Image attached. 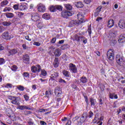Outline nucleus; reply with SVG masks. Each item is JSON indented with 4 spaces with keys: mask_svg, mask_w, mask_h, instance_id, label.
Instances as JSON below:
<instances>
[{
    "mask_svg": "<svg viewBox=\"0 0 125 125\" xmlns=\"http://www.w3.org/2000/svg\"><path fill=\"white\" fill-rule=\"evenodd\" d=\"M73 42H77L78 44H81V42H83V43L87 42V39L85 37L82 36V33H79L74 35L72 38Z\"/></svg>",
    "mask_w": 125,
    "mask_h": 125,
    "instance_id": "f257e3e1",
    "label": "nucleus"
},
{
    "mask_svg": "<svg viewBox=\"0 0 125 125\" xmlns=\"http://www.w3.org/2000/svg\"><path fill=\"white\" fill-rule=\"evenodd\" d=\"M31 15V20L34 22H37L38 23V26L39 27H42V21H41V18L37 13L31 12L30 13Z\"/></svg>",
    "mask_w": 125,
    "mask_h": 125,
    "instance_id": "f03ea898",
    "label": "nucleus"
},
{
    "mask_svg": "<svg viewBox=\"0 0 125 125\" xmlns=\"http://www.w3.org/2000/svg\"><path fill=\"white\" fill-rule=\"evenodd\" d=\"M8 99L11 100V103H12V104L17 105L18 106L20 105V101H21L20 97L10 96L8 97Z\"/></svg>",
    "mask_w": 125,
    "mask_h": 125,
    "instance_id": "7ed1b4c3",
    "label": "nucleus"
},
{
    "mask_svg": "<svg viewBox=\"0 0 125 125\" xmlns=\"http://www.w3.org/2000/svg\"><path fill=\"white\" fill-rule=\"evenodd\" d=\"M107 57L109 60L113 61L115 59V51L113 49H110L107 52Z\"/></svg>",
    "mask_w": 125,
    "mask_h": 125,
    "instance_id": "20e7f679",
    "label": "nucleus"
},
{
    "mask_svg": "<svg viewBox=\"0 0 125 125\" xmlns=\"http://www.w3.org/2000/svg\"><path fill=\"white\" fill-rule=\"evenodd\" d=\"M116 60L117 62L119 65H120V66L123 65V64H124L123 62L125 63V59L124 58V57L119 54L116 55Z\"/></svg>",
    "mask_w": 125,
    "mask_h": 125,
    "instance_id": "39448f33",
    "label": "nucleus"
},
{
    "mask_svg": "<svg viewBox=\"0 0 125 125\" xmlns=\"http://www.w3.org/2000/svg\"><path fill=\"white\" fill-rule=\"evenodd\" d=\"M86 119H87V115L86 114V113L83 114L80 118V121H78L76 123V125H82L83 123H84V122H85Z\"/></svg>",
    "mask_w": 125,
    "mask_h": 125,
    "instance_id": "423d86ee",
    "label": "nucleus"
},
{
    "mask_svg": "<svg viewBox=\"0 0 125 125\" xmlns=\"http://www.w3.org/2000/svg\"><path fill=\"white\" fill-rule=\"evenodd\" d=\"M59 77V73L58 72H54L52 74L50 77V79L49 80V82H52V81H56Z\"/></svg>",
    "mask_w": 125,
    "mask_h": 125,
    "instance_id": "0eeeda50",
    "label": "nucleus"
},
{
    "mask_svg": "<svg viewBox=\"0 0 125 125\" xmlns=\"http://www.w3.org/2000/svg\"><path fill=\"white\" fill-rule=\"evenodd\" d=\"M73 14L71 11L68 10H65L62 12V16L63 18H67L69 16H72Z\"/></svg>",
    "mask_w": 125,
    "mask_h": 125,
    "instance_id": "6e6552de",
    "label": "nucleus"
},
{
    "mask_svg": "<svg viewBox=\"0 0 125 125\" xmlns=\"http://www.w3.org/2000/svg\"><path fill=\"white\" fill-rule=\"evenodd\" d=\"M103 118L102 117L99 116V114L97 113L95 115V121H98V122H95V124H99L98 125H102V122L100 121H102Z\"/></svg>",
    "mask_w": 125,
    "mask_h": 125,
    "instance_id": "1a4fd4ad",
    "label": "nucleus"
},
{
    "mask_svg": "<svg viewBox=\"0 0 125 125\" xmlns=\"http://www.w3.org/2000/svg\"><path fill=\"white\" fill-rule=\"evenodd\" d=\"M69 70L70 72L74 73V74L78 72V68L76 66V65L73 63H70L69 66Z\"/></svg>",
    "mask_w": 125,
    "mask_h": 125,
    "instance_id": "9d476101",
    "label": "nucleus"
},
{
    "mask_svg": "<svg viewBox=\"0 0 125 125\" xmlns=\"http://www.w3.org/2000/svg\"><path fill=\"white\" fill-rule=\"evenodd\" d=\"M41 70H42V67L40 65H37L36 66H32L31 67V71L33 73H36V72L40 73V72H41Z\"/></svg>",
    "mask_w": 125,
    "mask_h": 125,
    "instance_id": "9b49d317",
    "label": "nucleus"
},
{
    "mask_svg": "<svg viewBox=\"0 0 125 125\" xmlns=\"http://www.w3.org/2000/svg\"><path fill=\"white\" fill-rule=\"evenodd\" d=\"M2 37L3 39H4V40H10L11 39H13V35H10L8 34V32H4L2 35Z\"/></svg>",
    "mask_w": 125,
    "mask_h": 125,
    "instance_id": "f8f14e48",
    "label": "nucleus"
},
{
    "mask_svg": "<svg viewBox=\"0 0 125 125\" xmlns=\"http://www.w3.org/2000/svg\"><path fill=\"white\" fill-rule=\"evenodd\" d=\"M75 25H77V26L80 25V21L78 20L71 21L69 23V27H73V26H75Z\"/></svg>",
    "mask_w": 125,
    "mask_h": 125,
    "instance_id": "ddd939ff",
    "label": "nucleus"
},
{
    "mask_svg": "<svg viewBox=\"0 0 125 125\" xmlns=\"http://www.w3.org/2000/svg\"><path fill=\"white\" fill-rule=\"evenodd\" d=\"M77 18L78 19V20L77 21H80V24H81V23H83V22H85V21L83 20V15L81 13H79L77 14Z\"/></svg>",
    "mask_w": 125,
    "mask_h": 125,
    "instance_id": "4468645a",
    "label": "nucleus"
},
{
    "mask_svg": "<svg viewBox=\"0 0 125 125\" xmlns=\"http://www.w3.org/2000/svg\"><path fill=\"white\" fill-rule=\"evenodd\" d=\"M38 10L39 12H44L46 10V8H45L44 5L40 4L38 6Z\"/></svg>",
    "mask_w": 125,
    "mask_h": 125,
    "instance_id": "2eb2a0df",
    "label": "nucleus"
},
{
    "mask_svg": "<svg viewBox=\"0 0 125 125\" xmlns=\"http://www.w3.org/2000/svg\"><path fill=\"white\" fill-rule=\"evenodd\" d=\"M54 54L56 57H59L61 55V50L59 48H57L54 52Z\"/></svg>",
    "mask_w": 125,
    "mask_h": 125,
    "instance_id": "dca6fc26",
    "label": "nucleus"
},
{
    "mask_svg": "<svg viewBox=\"0 0 125 125\" xmlns=\"http://www.w3.org/2000/svg\"><path fill=\"white\" fill-rule=\"evenodd\" d=\"M125 42V35H121L118 38V42L123 43Z\"/></svg>",
    "mask_w": 125,
    "mask_h": 125,
    "instance_id": "f3484780",
    "label": "nucleus"
},
{
    "mask_svg": "<svg viewBox=\"0 0 125 125\" xmlns=\"http://www.w3.org/2000/svg\"><path fill=\"white\" fill-rule=\"evenodd\" d=\"M23 62L25 63V64H29L30 63V58L28 55H25L23 59Z\"/></svg>",
    "mask_w": 125,
    "mask_h": 125,
    "instance_id": "a211bd4d",
    "label": "nucleus"
},
{
    "mask_svg": "<svg viewBox=\"0 0 125 125\" xmlns=\"http://www.w3.org/2000/svg\"><path fill=\"white\" fill-rule=\"evenodd\" d=\"M47 75V72L43 69L41 70V74L40 75V77L42 79H45V77Z\"/></svg>",
    "mask_w": 125,
    "mask_h": 125,
    "instance_id": "6ab92c4d",
    "label": "nucleus"
},
{
    "mask_svg": "<svg viewBox=\"0 0 125 125\" xmlns=\"http://www.w3.org/2000/svg\"><path fill=\"white\" fill-rule=\"evenodd\" d=\"M53 65L55 68L58 67V66H59V60L58 59V58H55V60L53 62Z\"/></svg>",
    "mask_w": 125,
    "mask_h": 125,
    "instance_id": "aec40b11",
    "label": "nucleus"
},
{
    "mask_svg": "<svg viewBox=\"0 0 125 125\" xmlns=\"http://www.w3.org/2000/svg\"><path fill=\"white\" fill-rule=\"evenodd\" d=\"M74 4L78 8H83V3L82 2H75Z\"/></svg>",
    "mask_w": 125,
    "mask_h": 125,
    "instance_id": "412c9836",
    "label": "nucleus"
},
{
    "mask_svg": "<svg viewBox=\"0 0 125 125\" xmlns=\"http://www.w3.org/2000/svg\"><path fill=\"white\" fill-rule=\"evenodd\" d=\"M62 93V91H61L60 87H57L55 89V94L56 95H59Z\"/></svg>",
    "mask_w": 125,
    "mask_h": 125,
    "instance_id": "4be33fe9",
    "label": "nucleus"
},
{
    "mask_svg": "<svg viewBox=\"0 0 125 125\" xmlns=\"http://www.w3.org/2000/svg\"><path fill=\"white\" fill-rule=\"evenodd\" d=\"M118 25L120 28H121V29H124V28H125V21L124 22L123 21L120 20Z\"/></svg>",
    "mask_w": 125,
    "mask_h": 125,
    "instance_id": "5701e85b",
    "label": "nucleus"
},
{
    "mask_svg": "<svg viewBox=\"0 0 125 125\" xmlns=\"http://www.w3.org/2000/svg\"><path fill=\"white\" fill-rule=\"evenodd\" d=\"M62 74L64 75V76L66 77V78H70V76L71 75L70 72L67 70H63L62 71Z\"/></svg>",
    "mask_w": 125,
    "mask_h": 125,
    "instance_id": "b1692460",
    "label": "nucleus"
},
{
    "mask_svg": "<svg viewBox=\"0 0 125 125\" xmlns=\"http://www.w3.org/2000/svg\"><path fill=\"white\" fill-rule=\"evenodd\" d=\"M114 26V20H109L108 22L107 26L108 28H112Z\"/></svg>",
    "mask_w": 125,
    "mask_h": 125,
    "instance_id": "393cba45",
    "label": "nucleus"
},
{
    "mask_svg": "<svg viewBox=\"0 0 125 125\" xmlns=\"http://www.w3.org/2000/svg\"><path fill=\"white\" fill-rule=\"evenodd\" d=\"M80 82L81 83H87V78L84 76H83L82 77H81Z\"/></svg>",
    "mask_w": 125,
    "mask_h": 125,
    "instance_id": "a878e982",
    "label": "nucleus"
},
{
    "mask_svg": "<svg viewBox=\"0 0 125 125\" xmlns=\"http://www.w3.org/2000/svg\"><path fill=\"white\" fill-rule=\"evenodd\" d=\"M109 98L111 99H118V95L117 94H115V93H109Z\"/></svg>",
    "mask_w": 125,
    "mask_h": 125,
    "instance_id": "bb28decb",
    "label": "nucleus"
},
{
    "mask_svg": "<svg viewBox=\"0 0 125 125\" xmlns=\"http://www.w3.org/2000/svg\"><path fill=\"white\" fill-rule=\"evenodd\" d=\"M4 15L7 18H13L14 17V14L12 13H5Z\"/></svg>",
    "mask_w": 125,
    "mask_h": 125,
    "instance_id": "cd10ccee",
    "label": "nucleus"
},
{
    "mask_svg": "<svg viewBox=\"0 0 125 125\" xmlns=\"http://www.w3.org/2000/svg\"><path fill=\"white\" fill-rule=\"evenodd\" d=\"M8 52L9 53V55H13V54H16V53H17L18 51H17V49H12V50H9L8 51Z\"/></svg>",
    "mask_w": 125,
    "mask_h": 125,
    "instance_id": "c85d7f7f",
    "label": "nucleus"
},
{
    "mask_svg": "<svg viewBox=\"0 0 125 125\" xmlns=\"http://www.w3.org/2000/svg\"><path fill=\"white\" fill-rule=\"evenodd\" d=\"M42 17L44 19H45V20H49L50 19V15L48 14H44Z\"/></svg>",
    "mask_w": 125,
    "mask_h": 125,
    "instance_id": "c756f323",
    "label": "nucleus"
},
{
    "mask_svg": "<svg viewBox=\"0 0 125 125\" xmlns=\"http://www.w3.org/2000/svg\"><path fill=\"white\" fill-rule=\"evenodd\" d=\"M24 80H27L30 78V74L28 72H24L23 74Z\"/></svg>",
    "mask_w": 125,
    "mask_h": 125,
    "instance_id": "7c9ffc66",
    "label": "nucleus"
},
{
    "mask_svg": "<svg viewBox=\"0 0 125 125\" xmlns=\"http://www.w3.org/2000/svg\"><path fill=\"white\" fill-rule=\"evenodd\" d=\"M2 25H3V26H5L6 27H8V26H10V25H11V22L9 21H3L2 23Z\"/></svg>",
    "mask_w": 125,
    "mask_h": 125,
    "instance_id": "2f4dec72",
    "label": "nucleus"
},
{
    "mask_svg": "<svg viewBox=\"0 0 125 125\" xmlns=\"http://www.w3.org/2000/svg\"><path fill=\"white\" fill-rule=\"evenodd\" d=\"M51 96V91H46L45 93V97L49 98Z\"/></svg>",
    "mask_w": 125,
    "mask_h": 125,
    "instance_id": "473e14b6",
    "label": "nucleus"
},
{
    "mask_svg": "<svg viewBox=\"0 0 125 125\" xmlns=\"http://www.w3.org/2000/svg\"><path fill=\"white\" fill-rule=\"evenodd\" d=\"M25 9H27V6L24 4H21L19 6V10H25Z\"/></svg>",
    "mask_w": 125,
    "mask_h": 125,
    "instance_id": "72a5a7b5",
    "label": "nucleus"
},
{
    "mask_svg": "<svg viewBox=\"0 0 125 125\" xmlns=\"http://www.w3.org/2000/svg\"><path fill=\"white\" fill-rule=\"evenodd\" d=\"M100 11H101V7H99L96 10V12L95 13V16H98Z\"/></svg>",
    "mask_w": 125,
    "mask_h": 125,
    "instance_id": "f704fd0d",
    "label": "nucleus"
},
{
    "mask_svg": "<svg viewBox=\"0 0 125 125\" xmlns=\"http://www.w3.org/2000/svg\"><path fill=\"white\" fill-rule=\"evenodd\" d=\"M7 4H8V1H7V0H3L0 3L1 6H3L4 5H7Z\"/></svg>",
    "mask_w": 125,
    "mask_h": 125,
    "instance_id": "c9c22d12",
    "label": "nucleus"
},
{
    "mask_svg": "<svg viewBox=\"0 0 125 125\" xmlns=\"http://www.w3.org/2000/svg\"><path fill=\"white\" fill-rule=\"evenodd\" d=\"M50 10L51 12H55L56 11V6H51L50 7Z\"/></svg>",
    "mask_w": 125,
    "mask_h": 125,
    "instance_id": "e433bc0d",
    "label": "nucleus"
},
{
    "mask_svg": "<svg viewBox=\"0 0 125 125\" xmlns=\"http://www.w3.org/2000/svg\"><path fill=\"white\" fill-rule=\"evenodd\" d=\"M63 7L61 5H56V11L59 10V11H62Z\"/></svg>",
    "mask_w": 125,
    "mask_h": 125,
    "instance_id": "4c0bfd02",
    "label": "nucleus"
},
{
    "mask_svg": "<svg viewBox=\"0 0 125 125\" xmlns=\"http://www.w3.org/2000/svg\"><path fill=\"white\" fill-rule=\"evenodd\" d=\"M22 47H23V49H24L25 50H30V49H31V48L30 47L27 46L26 44H23Z\"/></svg>",
    "mask_w": 125,
    "mask_h": 125,
    "instance_id": "58836bf2",
    "label": "nucleus"
},
{
    "mask_svg": "<svg viewBox=\"0 0 125 125\" xmlns=\"http://www.w3.org/2000/svg\"><path fill=\"white\" fill-rule=\"evenodd\" d=\"M65 7L67 9V10H71L72 7V6L70 4H65Z\"/></svg>",
    "mask_w": 125,
    "mask_h": 125,
    "instance_id": "ea45409f",
    "label": "nucleus"
},
{
    "mask_svg": "<svg viewBox=\"0 0 125 125\" xmlns=\"http://www.w3.org/2000/svg\"><path fill=\"white\" fill-rule=\"evenodd\" d=\"M18 89L21 91H24V86L22 85H19L17 87Z\"/></svg>",
    "mask_w": 125,
    "mask_h": 125,
    "instance_id": "a19ab883",
    "label": "nucleus"
},
{
    "mask_svg": "<svg viewBox=\"0 0 125 125\" xmlns=\"http://www.w3.org/2000/svg\"><path fill=\"white\" fill-rule=\"evenodd\" d=\"M40 81H41V83H47V79H42V78H41L40 79Z\"/></svg>",
    "mask_w": 125,
    "mask_h": 125,
    "instance_id": "79ce46f5",
    "label": "nucleus"
},
{
    "mask_svg": "<svg viewBox=\"0 0 125 125\" xmlns=\"http://www.w3.org/2000/svg\"><path fill=\"white\" fill-rule=\"evenodd\" d=\"M27 123L29 125H34V122H33V120L30 118L27 122Z\"/></svg>",
    "mask_w": 125,
    "mask_h": 125,
    "instance_id": "37998d69",
    "label": "nucleus"
},
{
    "mask_svg": "<svg viewBox=\"0 0 125 125\" xmlns=\"http://www.w3.org/2000/svg\"><path fill=\"white\" fill-rule=\"evenodd\" d=\"M10 10H11V8L9 7H5L3 11L4 12H6V11H10Z\"/></svg>",
    "mask_w": 125,
    "mask_h": 125,
    "instance_id": "c03bdc74",
    "label": "nucleus"
},
{
    "mask_svg": "<svg viewBox=\"0 0 125 125\" xmlns=\"http://www.w3.org/2000/svg\"><path fill=\"white\" fill-rule=\"evenodd\" d=\"M5 63V60L2 58H0V65H2Z\"/></svg>",
    "mask_w": 125,
    "mask_h": 125,
    "instance_id": "a18cd8bd",
    "label": "nucleus"
},
{
    "mask_svg": "<svg viewBox=\"0 0 125 125\" xmlns=\"http://www.w3.org/2000/svg\"><path fill=\"white\" fill-rule=\"evenodd\" d=\"M48 111V109H40L38 110V112H40V113H44V112H46Z\"/></svg>",
    "mask_w": 125,
    "mask_h": 125,
    "instance_id": "49530a36",
    "label": "nucleus"
},
{
    "mask_svg": "<svg viewBox=\"0 0 125 125\" xmlns=\"http://www.w3.org/2000/svg\"><path fill=\"white\" fill-rule=\"evenodd\" d=\"M13 7L15 9V10H18V9H19V5L15 4L13 5Z\"/></svg>",
    "mask_w": 125,
    "mask_h": 125,
    "instance_id": "de8ad7c7",
    "label": "nucleus"
},
{
    "mask_svg": "<svg viewBox=\"0 0 125 125\" xmlns=\"http://www.w3.org/2000/svg\"><path fill=\"white\" fill-rule=\"evenodd\" d=\"M26 105H20L19 107L20 110H25L26 109Z\"/></svg>",
    "mask_w": 125,
    "mask_h": 125,
    "instance_id": "09e8293b",
    "label": "nucleus"
},
{
    "mask_svg": "<svg viewBox=\"0 0 125 125\" xmlns=\"http://www.w3.org/2000/svg\"><path fill=\"white\" fill-rule=\"evenodd\" d=\"M17 69H18L17 66L15 65H13L11 67V70L12 71H17Z\"/></svg>",
    "mask_w": 125,
    "mask_h": 125,
    "instance_id": "8fccbe9b",
    "label": "nucleus"
},
{
    "mask_svg": "<svg viewBox=\"0 0 125 125\" xmlns=\"http://www.w3.org/2000/svg\"><path fill=\"white\" fill-rule=\"evenodd\" d=\"M30 114H32V111H25L24 112V115H30Z\"/></svg>",
    "mask_w": 125,
    "mask_h": 125,
    "instance_id": "3c124183",
    "label": "nucleus"
},
{
    "mask_svg": "<svg viewBox=\"0 0 125 125\" xmlns=\"http://www.w3.org/2000/svg\"><path fill=\"white\" fill-rule=\"evenodd\" d=\"M59 83H66V81L62 79H60L59 80Z\"/></svg>",
    "mask_w": 125,
    "mask_h": 125,
    "instance_id": "603ef678",
    "label": "nucleus"
},
{
    "mask_svg": "<svg viewBox=\"0 0 125 125\" xmlns=\"http://www.w3.org/2000/svg\"><path fill=\"white\" fill-rule=\"evenodd\" d=\"M83 2L86 3V4H89L91 2V0H83Z\"/></svg>",
    "mask_w": 125,
    "mask_h": 125,
    "instance_id": "864d4df0",
    "label": "nucleus"
},
{
    "mask_svg": "<svg viewBox=\"0 0 125 125\" xmlns=\"http://www.w3.org/2000/svg\"><path fill=\"white\" fill-rule=\"evenodd\" d=\"M33 9H34V4H31L29 6V11H31V10H33Z\"/></svg>",
    "mask_w": 125,
    "mask_h": 125,
    "instance_id": "5fc2aeb1",
    "label": "nucleus"
},
{
    "mask_svg": "<svg viewBox=\"0 0 125 125\" xmlns=\"http://www.w3.org/2000/svg\"><path fill=\"white\" fill-rule=\"evenodd\" d=\"M90 102L91 103V106H94V100L92 98H90Z\"/></svg>",
    "mask_w": 125,
    "mask_h": 125,
    "instance_id": "6e6d98bb",
    "label": "nucleus"
},
{
    "mask_svg": "<svg viewBox=\"0 0 125 125\" xmlns=\"http://www.w3.org/2000/svg\"><path fill=\"white\" fill-rule=\"evenodd\" d=\"M23 97H24V98L25 101H28L29 100V96H28V95H24L23 96Z\"/></svg>",
    "mask_w": 125,
    "mask_h": 125,
    "instance_id": "4d7b16f0",
    "label": "nucleus"
},
{
    "mask_svg": "<svg viewBox=\"0 0 125 125\" xmlns=\"http://www.w3.org/2000/svg\"><path fill=\"white\" fill-rule=\"evenodd\" d=\"M111 35H112V36H111V37H116V35H117V32H110V35L111 36Z\"/></svg>",
    "mask_w": 125,
    "mask_h": 125,
    "instance_id": "13d9d810",
    "label": "nucleus"
},
{
    "mask_svg": "<svg viewBox=\"0 0 125 125\" xmlns=\"http://www.w3.org/2000/svg\"><path fill=\"white\" fill-rule=\"evenodd\" d=\"M6 87H7V88H11L12 87V84L10 83H7L6 84Z\"/></svg>",
    "mask_w": 125,
    "mask_h": 125,
    "instance_id": "bf43d9fd",
    "label": "nucleus"
},
{
    "mask_svg": "<svg viewBox=\"0 0 125 125\" xmlns=\"http://www.w3.org/2000/svg\"><path fill=\"white\" fill-rule=\"evenodd\" d=\"M33 44L34 45H36L37 46H40V45H41V44L39 42H34Z\"/></svg>",
    "mask_w": 125,
    "mask_h": 125,
    "instance_id": "052dcab7",
    "label": "nucleus"
},
{
    "mask_svg": "<svg viewBox=\"0 0 125 125\" xmlns=\"http://www.w3.org/2000/svg\"><path fill=\"white\" fill-rule=\"evenodd\" d=\"M55 42H56V38H53L51 41V42L52 43H54Z\"/></svg>",
    "mask_w": 125,
    "mask_h": 125,
    "instance_id": "680f3d73",
    "label": "nucleus"
},
{
    "mask_svg": "<svg viewBox=\"0 0 125 125\" xmlns=\"http://www.w3.org/2000/svg\"><path fill=\"white\" fill-rule=\"evenodd\" d=\"M87 31H88V32H91V25L88 26Z\"/></svg>",
    "mask_w": 125,
    "mask_h": 125,
    "instance_id": "e2e57ef3",
    "label": "nucleus"
},
{
    "mask_svg": "<svg viewBox=\"0 0 125 125\" xmlns=\"http://www.w3.org/2000/svg\"><path fill=\"white\" fill-rule=\"evenodd\" d=\"M101 20H102V17H98L96 19V21H97L98 22H100V21H101Z\"/></svg>",
    "mask_w": 125,
    "mask_h": 125,
    "instance_id": "0e129e2a",
    "label": "nucleus"
},
{
    "mask_svg": "<svg viewBox=\"0 0 125 125\" xmlns=\"http://www.w3.org/2000/svg\"><path fill=\"white\" fill-rule=\"evenodd\" d=\"M78 119H79V116H76L75 117V118H74L72 120V121L73 122H76V121H77L78 120Z\"/></svg>",
    "mask_w": 125,
    "mask_h": 125,
    "instance_id": "69168bd1",
    "label": "nucleus"
},
{
    "mask_svg": "<svg viewBox=\"0 0 125 125\" xmlns=\"http://www.w3.org/2000/svg\"><path fill=\"white\" fill-rule=\"evenodd\" d=\"M41 125H46V123L44 121H41L40 122Z\"/></svg>",
    "mask_w": 125,
    "mask_h": 125,
    "instance_id": "338daca9",
    "label": "nucleus"
},
{
    "mask_svg": "<svg viewBox=\"0 0 125 125\" xmlns=\"http://www.w3.org/2000/svg\"><path fill=\"white\" fill-rule=\"evenodd\" d=\"M25 38L27 41H29V42H31V41H32V39L29 38V36H26Z\"/></svg>",
    "mask_w": 125,
    "mask_h": 125,
    "instance_id": "774afa93",
    "label": "nucleus"
}]
</instances>
